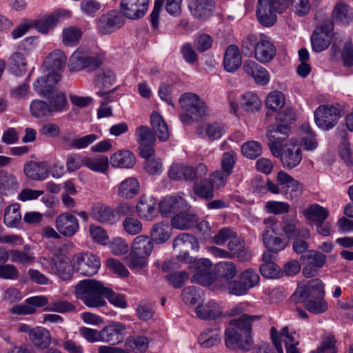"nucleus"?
I'll return each mask as SVG.
<instances>
[{
	"instance_id": "bb28decb",
	"label": "nucleus",
	"mask_w": 353,
	"mask_h": 353,
	"mask_svg": "<svg viewBox=\"0 0 353 353\" xmlns=\"http://www.w3.org/2000/svg\"><path fill=\"white\" fill-rule=\"evenodd\" d=\"M90 215L94 220L102 223L113 225L117 221L114 210L101 203L93 204L90 210Z\"/></svg>"
},
{
	"instance_id": "4be33fe9",
	"label": "nucleus",
	"mask_w": 353,
	"mask_h": 353,
	"mask_svg": "<svg viewBox=\"0 0 353 353\" xmlns=\"http://www.w3.org/2000/svg\"><path fill=\"white\" fill-rule=\"evenodd\" d=\"M61 79V75L59 72L49 73L37 79L34 83V89L41 95L48 97L54 92L55 85Z\"/></svg>"
},
{
	"instance_id": "6e6552de",
	"label": "nucleus",
	"mask_w": 353,
	"mask_h": 353,
	"mask_svg": "<svg viewBox=\"0 0 353 353\" xmlns=\"http://www.w3.org/2000/svg\"><path fill=\"white\" fill-rule=\"evenodd\" d=\"M341 117L340 110L334 105H322L314 112L316 125L323 130H328L335 126Z\"/></svg>"
},
{
	"instance_id": "20e7f679",
	"label": "nucleus",
	"mask_w": 353,
	"mask_h": 353,
	"mask_svg": "<svg viewBox=\"0 0 353 353\" xmlns=\"http://www.w3.org/2000/svg\"><path fill=\"white\" fill-rule=\"evenodd\" d=\"M104 59L101 52H92L78 48L70 56L69 68L71 71H80L86 69L92 71L99 68Z\"/></svg>"
},
{
	"instance_id": "7c9ffc66",
	"label": "nucleus",
	"mask_w": 353,
	"mask_h": 353,
	"mask_svg": "<svg viewBox=\"0 0 353 353\" xmlns=\"http://www.w3.org/2000/svg\"><path fill=\"white\" fill-rule=\"evenodd\" d=\"M242 63L241 54L239 48L235 45L229 46L225 52L223 66L229 72L236 71Z\"/></svg>"
},
{
	"instance_id": "603ef678",
	"label": "nucleus",
	"mask_w": 353,
	"mask_h": 353,
	"mask_svg": "<svg viewBox=\"0 0 353 353\" xmlns=\"http://www.w3.org/2000/svg\"><path fill=\"white\" fill-rule=\"evenodd\" d=\"M300 260L303 264H308L321 268L325 263L326 256L320 252L310 250H307L305 254H303Z\"/></svg>"
},
{
	"instance_id": "0eeeda50",
	"label": "nucleus",
	"mask_w": 353,
	"mask_h": 353,
	"mask_svg": "<svg viewBox=\"0 0 353 353\" xmlns=\"http://www.w3.org/2000/svg\"><path fill=\"white\" fill-rule=\"evenodd\" d=\"M179 103L192 121H198L206 113L205 103L196 94L185 93L181 95Z\"/></svg>"
},
{
	"instance_id": "a878e982",
	"label": "nucleus",
	"mask_w": 353,
	"mask_h": 353,
	"mask_svg": "<svg viewBox=\"0 0 353 353\" xmlns=\"http://www.w3.org/2000/svg\"><path fill=\"white\" fill-rule=\"evenodd\" d=\"M136 209L139 216L145 221H152L158 214L157 203L152 197L141 196Z\"/></svg>"
},
{
	"instance_id": "5fc2aeb1",
	"label": "nucleus",
	"mask_w": 353,
	"mask_h": 353,
	"mask_svg": "<svg viewBox=\"0 0 353 353\" xmlns=\"http://www.w3.org/2000/svg\"><path fill=\"white\" fill-rule=\"evenodd\" d=\"M240 105L245 111L254 112L260 109L261 102L256 94L248 92L241 95Z\"/></svg>"
},
{
	"instance_id": "9d476101",
	"label": "nucleus",
	"mask_w": 353,
	"mask_h": 353,
	"mask_svg": "<svg viewBox=\"0 0 353 353\" xmlns=\"http://www.w3.org/2000/svg\"><path fill=\"white\" fill-rule=\"evenodd\" d=\"M278 157L281 158L283 166L292 169L297 166L302 160L301 150L298 144V140L291 138L286 141L283 148L279 149Z\"/></svg>"
},
{
	"instance_id": "7ed1b4c3",
	"label": "nucleus",
	"mask_w": 353,
	"mask_h": 353,
	"mask_svg": "<svg viewBox=\"0 0 353 353\" xmlns=\"http://www.w3.org/2000/svg\"><path fill=\"white\" fill-rule=\"evenodd\" d=\"M289 7V0H258L256 16L259 23L265 27L273 26L276 13H283Z\"/></svg>"
},
{
	"instance_id": "4d7b16f0",
	"label": "nucleus",
	"mask_w": 353,
	"mask_h": 353,
	"mask_svg": "<svg viewBox=\"0 0 353 353\" xmlns=\"http://www.w3.org/2000/svg\"><path fill=\"white\" fill-rule=\"evenodd\" d=\"M172 246L174 248L180 247L185 250L189 248L197 250L199 248V243L193 235L183 233L174 239Z\"/></svg>"
},
{
	"instance_id": "338daca9",
	"label": "nucleus",
	"mask_w": 353,
	"mask_h": 353,
	"mask_svg": "<svg viewBox=\"0 0 353 353\" xmlns=\"http://www.w3.org/2000/svg\"><path fill=\"white\" fill-rule=\"evenodd\" d=\"M241 151L247 158L254 159L261 154L262 148L260 143L250 141L243 144Z\"/></svg>"
},
{
	"instance_id": "680f3d73",
	"label": "nucleus",
	"mask_w": 353,
	"mask_h": 353,
	"mask_svg": "<svg viewBox=\"0 0 353 353\" xmlns=\"http://www.w3.org/2000/svg\"><path fill=\"white\" fill-rule=\"evenodd\" d=\"M285 105L284 94L280 91H273L266 97L265 105L273 111L281 110Z\"/></svg>"
},
{
	"instance_id": "864d4df0",
	"label": "nucleus",
	"mask_w": 353,
	"mask_h": 353,
	"mask_svg": "<svg viewBox=\"0 0 353 353\" xmlns=\"http://www.w3.org/2000/svg\"><path fill=\"white\" fill-rule=\"evenodd\" d=\"M83 165L94 172L105 173L108 169L109 161L106 156H99L95 158L86 157L83 159Z\"/></svg>"
},
{
	"instance_id": "6ab92c4d",
	"label": "nucleus",
	"mask_w": 353,
	"mask_h": 353,
	"mask_svg": "<svg viewBox=\"0 0 353 353\" xmlns=\"http://www.w3.org/2000/svg\"><path fill=\"white\" fill-rule=\"evenodd\" d=\"M125 327L121 323L113 322L101 330V341L115 345L123 341Z\"/></svg>"
},
{
	"instance_id": "ea45409f",
	"label": "nucleus",
	"mask_w": 353,
	"mask_h": 353,
	"mask_svg": "<svg viewBox=\"0 0 353 353\" xmlns=\"http://www.w3.org/2000/svg\"><path fill=\"white\" fill-rule=\"evenodd\" d=\"M196 221V214L188 212L187 209L176 213L172 219V225L175 228L185 230L192 226Z\"/></svg>"
},
{
	"instance_id": "5701e85b",
	"label": "nucleus",
	"mask_w": 353,
	"mask_h": 353,
	"mask_svg": "<svg viewBox=\"0 0 353 353\" xmlns=\"http://www.w3.org/2000/svg\"><path fill=\"white\" fill-rule=\"evenodd\" d=\"M159 212L164 216L176 214L180 210L188 209L185 200L181 196H166L159 204Z\"/></svg>"
},
{
	"instance_id": "f03ea898",
	"label": "nucleus",
	"mask_w": 353,
	"mask_h": 353,
	"mask_svg": "<svg viewBox=\"0 0 353 353\" xmlns=\"http://www.w3.org/2000/svg\"><path fill=\"white\" fill-rule=\"evenodd\" d=\"M106 287L95 279H85L75 286L74 293L77 299L81 300L89 307H99L106 304L104 294Z\"/></svg>"
},
{
	"instance_id": "a19ab883",
	"label": "nucleus",
	"mask_w": 353,
	"mask_h": 353,
	"mask_svg": "<svg viewBox=\"0 0 353 353\" xmlns=\"http://www.w3.org/2000/svg\"><path fill=\"white\" fill-rule=\"evenodd\" d=\"M221 341V332L218 328L206 329L201 333L198 342L204 348H209L218 345Z\"/></svg>"
},
{
	"instance_id": "b1692460",
	"label": "nucleus",
	"mask_w": 353,
	"mask_h": 353,
	"mask_svg": "<svg viewBox=\"0 0 353 353\" xmlns=\"http://www.w3.org/2000/svg\"><path fill=\"white\" fill-rule=\"evenodd\" d=\"M276 48L265 37H262L257 41L254 48V57L262 63L270 62L276 54Z\"/></svg>"
},
{
	"instance_id": "0e129e2a",
	"label": "nucleus",
	"mask_w": 353,
	"mask_h": 353,
	"mask_svg": "<svg viewBox=\"0 0 353 353\" xmlns=\"http://www.w3.org/2000/svg\"><path fill=\"white\" fill-rule=\"evenodd\" d=\"M30 112L36 118H43L52 114L48 103L41 100H34L30 104Z\"/></svg>"
},
{
	"instance_id": "412c9836",
	"label": "nucleus",
	"mask_w": 353,
	"mask_h": 353,
	"mask_svg": "<svg viewBox=\"0 0 353 353\" xmlns=\"http://www.w3.org/2000/svg\"><path fill=\"white\" fill-rule=\"evenodd\" d=\"M245 74L252 77L254 81L261 85H267L270 79V74L263 66L252 60H245L243 64Z\"/></svg>"
},
{
	"instance_id": "09e8293b",
	"label": "nucleus",
	"mask_w": 353,
	"mask_h": 353,
	"mask_svg": "<svg viewBox=\"0 0 353 353\" xmlns=\"http://www.w3.org/2000/svg\"><path fill=\"white\" fill-rule=\"evenodd\" d=\"M208 173V168L204 163H199L196 168L190 165H183V180L194 181L201 179Z\"/></svg>"
},
{
	"instance_id": "473e14b6",
	"label": "nucleus",
	"mask_w": 353,
	"mask_h": 353,
	"mask_svg": "<svg viewBox=\"0 0 353 353\" xmlns=\"http://www.w3.org/2000/svg\"><path fill=\"white\" fill-rule=\"evenodd\" d=\"M23 171L28 178L36 181H43L49 174L46 165L41 162L29 161L24 165Z\"/></svg>"
},
{
	"instance_id": "f8f14e48",
	"label": "nucleus",
	"mask_w": 353,
	"mask_h": 353,
	"mask_svg": "<svg viewBox=\"0 0 353 353\" xmlns=\"http://www.w3.org/2000/svg\"><path fill=\"white\" fill-rule=\"evenodd\" d=\"M150 0H121V14L130 19L143 18L148 9Z\"/></svg>"
},
{
	"instance_id": "f704fd0d",
	"label": "nucleus",
	"mask_w": 353,
	"mask_h": 353,
	"mask_svg": "<svg viewBox=\"0 0 353 353\" xmlns=\"http://www.w3.org/2000/svg\"><path fill=\"white\" fill-rule=\"evenodd\" d=\"M52 272L63 281L70 280L73 274V268L67 258L57 257L53 261Z\"/></svg>"
},
{
	"instance_id": "e433bc0d",
	"label": "nucleus",
	"mask_w": 353,
	"mask_h": 353,
	"mask_svg": "<svg viewBox=\"0 0 353 353\" xmlns=\"http://www.w3.org/2000/svg\"><path fill=\"white\" fill-rule=\"evenodd\" d=\"M150 235L153 243H164L171 236L170 227L168 223L163 222L155 223L150 230Z\"/></svg>"
},
{
	"instance_id": "423d86ee",
	"label": "nucleus",
	"mask_w": 353,
	"mask_h": 353,
	"mask_svg": "<svg viewBox=\"0 0 353 353\" xmlns=\"http://www.w3.org/2000/svg\"><path fill=\"white\" fill-rule=\"evenodd\" d=\"M267 225L263 233V242L267 248L265 252L277 254L284 250L288 245V241L276 236V223L273 219H267L263 221Z\"/></svg>"
},
{
	"instance_id": "8fccbe9b",
	"label": "nucleus",
	"mask_w": 353,
	"mask_h": 353,
	"mask_svg": "<svg viewBox=\"0 0 353 353\" xmlns=\"http://www.w3.org/2000/svg\"><path fill=\"white\" fill-rule=\"evenodd\" d=\"M125 350L144 352L148 347V340L145 336L135 335L128 337L125 342Z\"/></svg>"
},
{
	"instance_id": "4468645a",
	"label": "nucleus",
	"mask_w": 353,
	"mask_h": 353,
	"mask_svg": "<svg viewBox=\"0 0 353 353\" xmlns=\"http://www.w3.org/2000/svg\"><path fill=\"white\" fill-rule=\"evenodd\" d=\"M183 0H155L153 10L150 14V21L153 28L159 27L160 12L165 3V10L171 15H179L181 12Z\"/></svg>"
},
{
	"instance_id": "a18cd8bd",
	"label": "nucleus",
	"mask_w": 353,
	"mask_h": 353,
	"mask_svg": "<svg viewBox=\"0 0 353 353\" xmlns=\"http://www.w3.org/2000/svg\"><path fill=\"white\" fill-rule=\"evenodd\" d=\"M282 230L288 239L301 237L302 239H307L310 237L309 230L305 228H300L297 220L285 222Z\"/></svg>"
},
{
	"instance_id": "58836bf2",
	"label": "nucleus",
	"mask_w": 353,
	"mask_h": 353,
	"mask_svg": "<svg viewBox=\"0 0 353 353\" xmlns=\"http://www.w3.org/2000/svg\"><path fill=\"white\" fill-rule=\"evenodd\" d=\"M30 340L37 347L45 349L50 344L51 338L48 330L42 327H37L30 331Z\"/></svg>"
},
{
	"instance_id": "a211bd4d",
	"label": "nucleus",
	"mask_w": 353,
	"mask_h": 353,
	"mask_svg": "<svg viewBox=\"0 0 353 353\" xmlns=\"http://www.w3.org/2000/svg\"><path fill=\"white\" fill-rule=\"evenodd\" d=\"M115 75L110 69H101L97 71L94 75L93 81L96 87L101 89L97 92L99 97H103L112 93L116 90L110 87L115 82Z\"/></svg>"
},
{
	"instance_id": "49530a36",
	"label": "nucleus",
	"mask_w": 353,
	"mask_h": 353,
	"mask_svg": "<svg viewBox=\"0 0 353 353\" xmlns=\"http://www.w3.org/2000/svg\"><path fill=\"white\" fill-rule=\"evenodd\" d=\"M21 220L20 206L14 203L6 207L4 211L3 223L8 228H16Z\"/></svg>"
},
{
	"instance_id": "2eb2a0df",
	"label": "nucleus",
	"mask_w": 353,
	"mask_h": 353,
	"mask_svg": "<svg viewBox=\"0 0 353 353\" xmlns=\"http://www.w3.org/2000/svg\"><path fill=\"white\" fill-rule=\"evenodd\" d=\"M55 228L61 235L72 237L79 229V220L74 215L64 212L57 216Z\"/></svg>"
},
{
	"instance_id": "aec40b11",
	"label": "nucleus",
	"mask_w": 353,
	"mask_h": 353,
	"mask_svg": "<svg viewBox=\"0 0 353 353\" xmlns=\"http://www.w3.org/2000/svg\"><path fill=\"white\" fill-rule=\"evenodd\" d=\"M214 0H189L188 8L194 18L205 21L212 14Z\"/></svg>"
},
{
	"instance_id": "2f4dec72",
	"label": "nucleus",
	"mask_w": 353,
	"mask_h": 353,
	"mask_svg": "<svg viewBox=\"0 0 353 353\" xmlns=\"http://www.w3.org/2000/svg\"><path fill=\"white\" fill-rule=\"evenodd\" d=\"M110 163L114 168H131L135 165L136 158L129 150H119L110 157Z\"/></svg>"
},
{
	"instance_id": "72a5a7b5",
	"label": "nucleus",
	"mask_w": 353,
	"mask_h": 353,
	"mask_svg": "<svg viewBox=\"0 0 353 353\" xmlns=\"http://www.w3.org/2000/svg\"><path fill=\"white\" fill-rule=\"evenodd\" d=\"M139 183L134 177H129L123 181L119 185L117 194L125 199H131L139 192Z\"/></svg>"
},
{
	"instance_id": "393cba45",
	"label": "nucleus",
	"mask_w": 353,
	"mask_h": 353,
	"mask_svg": "<svg viewBox=\"0 0 353 353\" xmlns=\"http://www.w3.org/2000/svg\"><path fill=\"white\" fill-rule=\"evenodd\" d=\"M67 57L60 49L54 50L44 59L43 66L50 73L63 71L66 65Z\"/></svg>"
},
{
	"instance_id": "052dcab7",
	"label": "nucleus",
	"mask_w": 353,
	"mask_h": 353,
	"mask_svg": "<svg viewBox=\"0 0 353 353\" xmlns=\"http://www.w3.org/2000/svg\"><path fill=\"white\" fill-rule=\"evenodd\" d=\"M11 70L16 76L22 75L27 71V63L24 55L21 52H15L10 57Z\"/></svg>"
},
{
	"instance_id": "3c124183",
	"label": "nucleus",
	"mask_w": 353,
	"mask_h": 353,
	"mask_svg": "<svg viewBox=\"0 0 353 353\" xmlns=\"http://www.w3.org/2000/svg\"><path fill=\"white\" fill-rule=\"evenodd\" d=\"M9 259L12 263L28 266L32 265L34 262L35 258L33 253L27 251L26 246H25L24 251L10 250Z\"/></svg>"
},
{
	"instance_id": "774afa93",
	"label": "nucleus",
	"mask_w": 353,
	"mask_h": 353,
	"mask_svg": "<svg viewBox=\"0 0 353 353\" xmlns=\"http://www.w3.org/2000/svg\"><path fill=\"white\" fill-rule=\"evenodd\" d=\"M81 37V32L75 27L65 28L63 31V43L65 46H75Z\"/></svg>"
},
{
	"instance_id": "c756f323",
	"label": "nucleus",
	"mask_w": 353,
	"mask_h": 353,
	"mask_svg": "<svg viewBox=\"0 0 353 353\" xmlns=\"http://www.w3.org/2000/svg\"><path fill=\"white\" fill-rule=\"evenodd\" d=\"M194 311L198 318L203 320H214L222 316L221 306L214 301L198 305Z\"/></svg>"
},
{
	"instance_id": "c03bdc74",
	"label": "nucleus",
	"mask_w": 353,
	"mask_h": 353,
	"mask_svg": "<svg viewBox=\"0 0 353 353\" xmlns=\"http://www.w3.org/2000/svg\"><path fill=\"white\" fill-rule=\"evenodd\" d=\"M218 277L226 284L237 274L236 265L231 261L219 262L216 266Z\"/></svg>"
},
{
	"instance_id": "c9c22d12",
	"label": "nucleus",
	"mask_w": 353,
	"mask_h": 353,
	"mask_svg": "<svg viewBox=\"0 0 353 353\" xmlns=\"http://www.w3.org/2000/svg\"><path fill=\"white\" fill-rule=\"evenodd\" d=\"M154 248V243L146 235L137 236L133 241L132 250L137 255H143L147 258Z\"/></svg>"
},
{
	"instance_id": "69168bd1",
	"label": "nucleus",
	"mask_w": 353,
	"mask_h": 353,
	"mask_svg": "<svg viewBox=\"0 0 353 353\" xmlns=\"http://www.w3.org/2000/svg\"><path fill=\"white\" fill-rule=\"evenodd\" d=\"M57 21L58 18L55 15L51 14L37 20L30 24L31 27L34 28L40 32L47 33L50 28L57 24Z\"/></svg>"
},
{
	"instance_id": "13d9d810",
	"label": "nucleus",
	"mask_w": 353,
	"mask_h": 353,
	"mask_svg": "<svg viewBox=\"0 0 353 353\" xmlns=\"http://www.w3.org/2000/svg\"><path fill=\"white\" fill-rule=\"evenodd\" d=\"M331 39L332 37L314 30L311 37L312 50L315 52H321L326 50L331 43Z\"/></svg>"
},
{
	"instance_id": "c85d7f7f",
	"label": "nucleus",
	"mask_w": 353,
	"mask_h": 353,
	"mask_svg": "<svg viewBox=\"0 0 353 353\" xmlns=\"http://www.w3.org/2000/svg\"><path fill=\"white\" fill-rule=\"evenodd\" d=\"M97 139V136L90 134L83 137L77 138L73 132H65L61 136V140L65 145L70 148L83 149L92 144Z\"/></svg>"
},
{
	"instance_id": "f3484780",
	"label": "nucleus",
	"mask_w": 353,
	"mask_h": 353,
	"mask_svg": "<svg viewBox=\"0 0 353 353\" xmlns=\"http://www.w3.org/2000/svg\"><path fill=\"white\" fill-rule=\"evenodd\" d=\"M124 23L122 16L116 11H110L102 14L97 20V29L102 34H108L120 28Z\"/></svg>"
},
{
	"instance_id": "f257e3e1",
	"label": "nucleus",
	"mask_w": 353,
	"mask_h": 353,
	"mask_svg": "<svg viewBox=\"0 0 353 353\" xmlns=\"http://www.w3.org/2000/svg\"><path fill=\"white\" fill-rule=\"evenodd\" d=\"M261 319V316L244 314L238 318L231 319L224 333L225 346L231 350H252L254 345L252 323L256 321H260Z\"/></svg>"
},
{
	"instance_id": "1a4fd4ad",
	"label": "nucleus",
	"mask_w": 353,
	"mask_h": 353,
	"mask_svg": "<svg viewBox=\"0 0 353 353\" xmlns=\"http://www.w3.org/2000/svg\"><path fill=\"white\" fill-rule=\"evenodd\" d=\"M72 260L77 271L85 276L94 275L101 266L99 258L89 252L79 253L73 256Z\"/></svg>"
},
{
	"instance_id": "bf43d9fd",
	"label": "nucleus",
	"mask_w": 353,
	"mask_h": 353,
	"mask_svg": "<svg viewBox=\"0 0 353 353\" xmlns=\"http://www.w3.org/2000/svg\"><path fill=\"white\" fill-rule=\"evenodd\" d=\"M19 186V183L15 176L0 169V188L5 192V194H7V192L17 191Z\"/></svg>"
},
{
	"instance_id": "e2e57ef3",
	"label": "nucleus",
	"mask_w": 353,
	"mask_h": 353,
	"mask_svg": "<svg viewBox=\"0 0 353 353\" xmlns=\"http://www.w3.org/2000/svg\"><path fill=\"white\" fill-rule=\"evenodd\" d=\"M194 191L197 196L205 200H210L214 196V187L207 179L201 180L199 183H196Z\"/></svg>"
},
{
	"instance_id": "39448f33",
	"label": "nucleus",
	"mask_w": 353,
	"mask_h": 353,
	"mask_svg": "<svg viewBox=\"0 0 353 353\" xmlns=\"http://www.w3.org/2000/svg\"><path fill=\"white\" fill-rule=\"evenodd\" d=\"M290 134L291 129L288 124L275 123L268 126L266 130L268 145L273 156L279 157V149L283 148V142L289 140L288 139Z\"/></svg>"
},
{
	"instance_id": "79ce46f5",
	"label": "nucleus",
	"mask_w": 353,
	"mask_h": 353,
	"mask_svg": "<svg viewBox=\"0 0 353 353\" xmlns=\"http://www.w3.org/2000/svg\"><path fill=\"white\" fill-rule=\"evenodd\" d=\"M150 123L154 133L160 141H165L169 138V131L167 124L162 117L157 112H152L150 116Z\"/></svg>"
},
{
	"instance_id": "37998d69",
	"label": "nucleus",
	"mask_w": 353,
	"mask_h": 353,
	"mask_svg": "<svg viewBox=\"0 0 353 353\" xmlns=\"http://www.w3.org/2000/svg\"><path fill=\"white\" fill-rule=\"evenodd\" d=\"M306 219L314 223L325 221L330 215L328 210L319 204H312L303 210Z\"/></svg>"
},
{
	"instance_id": "6e6d98bb",
	"label": "nucleus",
	"mask_w": 353,
	"mask_h": 353,
	"mask_svg": "<svg viewBox=\"0 0 353 353\" xmlns=\"http://www.w3.org/2000/svg\"><path fill=\"white\" fill-rule=\"evenodd\" d=\"M48 105L52 113L64 110L68 105V101L65 93L57 92L48 95Z\"/></svg>"
},
{
	"instance_id": "cd10ccee",
	"label": "nucleus",
	"mask_w": 353,
	"mask_h": 353,
	"mask_svg": "<svg viewBox=\"0 0 353 353\" xmlns=\"http://www.w3.org/2000/svg\"><path fill=\"white\" fill-rule=\"evenodd\" d=\"M228 248L232 258L236 257L240 262L248 261L252 258L251 251L245 248L244 241L238 237L236 232L228 242Z\"/></svg>"
},
{
	"instance_id": "dca6fc26",
	"label": "nucleus",
	"mask_w": 353,
	"mask_h": 353,
	"mask_svg": "<svg viewBox=\"0 0 353 353\" xmlns=\"http://www.w3.org/2000/svg\"><path fill=\"white\" fill-rule=\"evenodd\" d=\"M276 181L280 185H284L282 192L286 194L287 199H296L302 194V184L285 172L279 171L276 176Z\"/></svg>"
},
{
	"instance_id": "9b49d317",
	"label": "nucleus",
	"mask_w": 353,
	"mask_h": 353,
	"mask_svg": "<svg viewBox=\"0 0 353 353\" xmlns=\"http://www.w3.org/2000/svg\"><path fill=\"white\" fill-rule=\"evenodd\" d=\"M190 268L194 270L195 272L191 277L192 283L202 285L211 284L214 279V274L212 270V263L208 259H200L194 261Z\"/></svg>"
},
{
	"instance_id": "de8ad7c7",
	"label": "nucleus",
	"mask_w": 353,
	"mask_h": 353,
	"mask_svg": "<svg viewBox=\"0 0 353 353\" xmlns=\"http://www.w3.org/2000/svg\"><path fill=\"white\" fill-rule=\"evenodd\" d=\"M332 17L343 24H348L353 20V10L343 2L337 3L332 11Z\"/></svg>"
},
{
	"instance_id": "ddd939ff",
	"label": "nucleus",
	"mask_w": 353,
	"mask_h": 353,
	"mask_svg": "<svg viewBox=\"0 0 353 353\" xmlns=\"http://www.w3.org/2000/svg\"><path fill=\"white\" fill-rule=\"evenodd\" d=\"M135 136L139 143V154L141 157H150L154 153V145L156 137L150 128L144 125L138 127Z\"/></svg>"
},
{
	"instance_id": "4c0bfd02",
	"label": "nucleus",
	"mask_w": 353,
	"mask_h": 353,
	"mask_svg": "<svg viewBox=\"0 0 353 353\" xmlns=\"http://www.w3.org/2000/svg\"><path fill=\"white\" fill-rule=\"evenodd\" d=\"M273 259V255L269 252H264L262 256L264 263L260 266V272L265 278L274 279L279 276L281 269L272 262Z\"/></svg>"
}]
</instances>
